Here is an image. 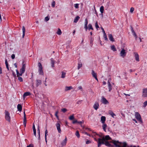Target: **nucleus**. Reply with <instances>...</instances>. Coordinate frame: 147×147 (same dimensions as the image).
Listing matches in <instances>:
<instances>
[{
	"label": "nucleus",
	"instance_id": "42",
	"mask_svg": "<svg viewBox=\"0 0 147 147\" xmlns=\"http://www.w3.org/2000/svg\"><path fill=\"white\" fill-rule=\"evenodd\" d=\"M49 17L48 16H47L45 18V20L46 22L48 21L49 20Z\"/></svg>",
	"mask_w": 147,
	"mask_h": 147
},
{
	"label": "nucleus",
	"instance_id": "30",
	"mask_svg": "<svg viewBox=\"0 0 147 147\" xmlns=\"http://www.w3.org/2000/svg\"><path fill=\"white\" fill-rule=\"evenodd\" d=\"M80 18V17L79 16H76V17L75 18V19L74 20V23H76Z\"/></svg>",
	"mask_w": 147,
	"mask_h": 147
},
{
	"label": "nucleus",
	"instance_id": "52",
	"mask_svg": "<svg viewBox=\"0 0 147 147\" xmlns=\"http://www.w3.org/2000/svg\"><path fill=\"white\" fill-rule=\"evenodd\" d=\"M91 142L89 140H87L86 142V144H88L91 143Z\"/></svg>",
	"mask_w": 147,
	"mask_h": 147
},
{
	"label": "nucleus",
	"instance_id": "1",
	"mask_svg": "<svg viewBox=\"0 0 147 147\" xmlns=\"http://www.w3.org/2000/svg\"><path fill=\"white\" fill-rule=\"evenodd\" d=\"M111 139V138L109 135H106L104 137H102V139L99 138L97 142H98V147H100L102 144H104V142L106 141V140H108Z\"/></svg>",
	"mask_w": 147,
	"mask_h": 147
},
{
	"label": "nucleus",
	"instance_id": "3",
	"mask_svg": "<svg viewBox=\"0 0 147 147\" xmlns=\"http://www.w3.org/2000/svg\"><path fill=\"white\" fill-rule=\"evenodd\" d=\"M38 72L39 74L43 75H44V72L42 70V67L41 63L40 62L38 63Z\"/></svg>",
	"mask_w": 147,
	"mask_h": 147
},
{
	"label": "nucleus",
	"instance_id": "35",
	"mask_svg": "<svg viewBox=\"0 0 147 147\" xmlns=\"http://www.w3.org/2000/svg\"><path fill=\"white\" fill-rule=\"evenodd\" d=\"M103 36H104V37L105 38V40L106 41H108V38H107V35H106L105 32H104V33H103Z\"/></svg>",
	"mask_w": 147,
	"mask_h": 147
},
{
	"label": "nucleus",
	"instance_id": "32",
	"mask_svg": "<svg viewBox=\"0 0 147 147\" xmlns=\"http://www.w3.org/2000/svg\"><path fill=\"white\" fill-rule=\"evenodd\" d=\"M109 113L113 117H114V116H115V115L111 111H109Z\"/></svg>",
	"mask_w": 147,
	"mask_h": 147
},
{
	"label": "nucleus",
	"instance_id": "47",
	"mask_svg": "<svg viewBox=\"0 0 147 147\" xmlns=\"http://www.w3.org/2000/svg\"><path fill=\"white\" fill-rule=\"evenodd\" d=\"M147 105V100L144 102L143 107H145Z\"/></svg>",
	"mask_w": 147,
	"mask_h": 147
},
{
	"label": "nucleus",
	"instance_id": "14",
	"mask_svg": "<svg viewBox=\"0 0 147 147\" xmlns=\"http://www.w3.org/2000/svg\"><path fill=\"white\" fill-rule=\"evenodd\" d=\"M134 53L135 54V57L136 60L138 61H139V58L138 54L136 52Z\"/></svg>",
	"mask_w": 147,
	"mask_h": 147
},
{
	"label": "nucleus",
	"instance_id": "36",
	"mask_svg": "<svg viewBox=\"0 0 147 147\" xmlns=\"http://www.w3.org/2000/svg\"><path fill=\"white\" fill-rule=\"evenodd\" d=\"M104 9V7L103 6H101L100 8V11L101 13H102L103 12Z\"/></svg>",
	"mask_w": 147,
	"mask_h": 147
},
{
	"label": "nucleus",
	"instance_id": "55",
	"mask_svg": "<svg viewBox=\"0 0 147 147\" xmlns=\"http://www.w3.org/2000/svg\"><path fill=\"white\" fill-rule=\"evenodd\" d=\"M11 58L12 59H13L15 58V55L14 54H12L11 55Z\"/></svg>",
	"mask_w": 147,
	"mask_h": 147
},
{
	"label": "nucleus",
	"instance_id": "48",
	"mask_svg": "<svg viewBox=\"0 0 147 147\" xmlns=\"http://www.w3.org/2000/svg\"><path fill=\"white\" fill-rule=\"evenodd\" d=\"M67 109L65 108H63L61 109V111L63 113H65L67 111Z\"/></svg>",
	"mask_w": 147,
	"mask_h": 147
},
{
	"label": "nucleus",
	"instance_id": "39",
	"mask_svg": "<svg viewBox=\"0 0 147 147\" xmlns=\"http://www.w3.org/2000/svg\"><path fill=\"white\" fill-rule=\"evenodd\" d=\"M26 119H24L23 120V124L25 127H26Z\"/></svg>",
	"mask_w": 147,
	"mask_h": 147
},
{
	"label": "nucleus",
	"instance_id": "11",
	"mask_svg": "<svg viewBox=\"0 0 147 147\" xmlns=\"http://www.w3.org/2000/svg\"><path fill=\"white\" fill-rule=\"evenodd\" d=\"M99 107V104L97 102H96L93 105L94 108L96 110Z\"/></svg>",
	"mask_w": 147,
	"mask_h": 147
},
{
	"label": "nucleus",
	"instance_id": "18",
	"mask_svg": "<svg viewBox=\"0 0 147 147\" xmlns=\"http://www.w3.org/2000/svg\"><path fill=\"white\" fill-rule=\"evenodd\" d=\"M106 120V117H105L104 116H102L101 117V123H105V121Z\"/></svg>",
	"mask_w": 147,
	"mask_h": 147
},
{
	"label": "nucleus",
	"instance_id": "62",
	"mask_svg": "<svg viewBox=\"0 0 147 147\" xmlns=\"http://www.w3.org/2000/svg\"><path fill=\"white\" fill-rule=\"evenodd\" d=\"M33 134L34 135L36 136V130L35 131H33Z\"/></svg>",
	"mask_w": 147,
	"mask_h": 147
},
{
	"label": "nucleus",
	"instance_id": "25",
	"mask_svg": "<svg viewBox=\"0 0 147 147\" xmlns=\"http://www.w3.org/2000/svg\"><path fill=\"white\" fill-rule=\"evenodd\" d=\"M111 49L113 51H117V49L114 45H111Z\"/></svg>",
	"mask_w": 147,
	"mask_h": 147
},
{
	"label": "nucleus",
	"instance_id": "45",
	"mask_svg": "<svg viewBox=\"0 0 147 147\" xmlns=\"http://www.w3.org/2000/svg\"><path fill=\"white\" fill-rule=\"evenodd\" d=\"M18 80L19 81H20V82H22L23 81V79L22 77H18Z\"/></svg>",
	"mask_w": 147,
	"mask_h": 147
},
{
	"label": "nucleus",
	"instance_id": "34",
	"mask_svg": "<svg viewBox=\"0 0 147 147\" xmlns=\"http://www.w3.org/2000/svg\"><path fill=\"white\" fill-rule=\"evenodd\" d=\"M57 33L59 35H61V33H62L61 31V30L59 28H58V30L57 31Z\"/></svg>",
	"mask_w": 147,
	"mask_h": 147
},
{
	"label": "nucleus",
	"instance_id": "22",
	"mask_svg": "<svg viewBox=\"0 0 147 147\" xmlns=\"http://www.w3.org/2000/svg\"><path fill=\"white\" fill-rule=\"evenodd\" d=\"M16 72L17 77H20V76H22V74H23V73H22L21 72H20V73L17 69L16 70Z\"/></svg>",
	"mask_w": 147,
	"mask_h": 147
},
{
	"label": "nucleus",
	"instance_id": "17",
	"mask_svg": "<svg viewBox=\"0 0 147 147\" xmlns=\"http://www.w3.org/2000/svg\"><path fill=\"white\" fill-rule=\"evenodd\" d=\"M42 81L41 80H36V86L38 87L41 84Z\"/></svg>",
	"mask_w": 147,
	"mask_h": 147
},
{
	"label": "nucleus",
	"instance_id": "15",
	"mask_svg": "<svg viewBox=\"0 0 147 147\" xmlns=\"http://www.w3.org/2000/svg\"><path fill=\"white\" fill-rule=\"evenodd\" d=\"M31 95V93L30 92H27L24 93L23 95V98L24 99L26 96H29Z\"/></svg>",
	"mask_w": 147,
	"mask_h": 147
},
{
	"label": "nucleus",
	"instance_id": "26",
	"mask_svg": "<svg viewBox=\"0 0 147 147\" xmlns=\"http://www.w3.org/2000/svg\"><path fill=\"white\" fill-rule=\"evenodd\" d=\"M73 88L72 86H66L65 87V90L66 91L70 90Z\"/></svg>",
	"mask_w": 147,
	"mask_h": 147
},
{
	"label": "nucleus",
	"instance_id": "9",
	"mask_svg": "<svg viewBox=\"0 0 147 147\" xmlns=\"http://www.w3.org/2000/svg\"><path fill=\"white\" fill-rule=\"evenodd\" d=\"M142 96L144 97H147V89L144 88L143 89Z\"/></svg>",
	"mask_w": 147,
	"mask_h": 147
},
{
	"label": "nucleus",
	"instance_id": "10",
	"mask_svg": "<svg viewBox=\"0 0 147 147\" xmlns=\"http://www.w3.org/2000/svg\"><path fill=\"white\" fill-rule=\"evenodd\" d=\"M67 141V137L65 136V139L64 140H63L61 143V145L62 146H64L66 145Z\"/></svg>",
	"mask_w": 147,
	"mask_h": 147
},
{
	"label": "nucleus",
	"instance_id": "50",
	"mask_svg": "<svg viewBox=\"0 0 147 147\" xmlns=\"http://www.w3.org/2000/svg\"><path fill=\"white\" fill-rule=\"evenodd\" d=\"M58 113V111H57L55 113V116L56 117L57 119L58 118H59V116L57 115Z\"/></svg>",
	"mask_w": 147,
	"mask_h": 147
},
{
	"label": "nucleus",
	"instance_id": "59",
	"mask_svg": "<svg viewBox=\"0 0 147 147\" xmlns=\"http://www.w3.org/2000/svg\"><path fill=\"white\" fill-rule=\"evenodd\" d=\"M83 122L82 121H78L77 122V123L79 124H81L83 123Z\"/></svg>",
	"mask_w": 147,
	"mask_h": 147
},
{
	"label": "nucleus",
	"instance_id": "12",
	"mask_svg": "<svg viewBox=\"0 0 147 147\" xmlns=\"http://www.w3.org/2000/svg\"><path fill=\"white\" fill-rule=\"evenodd\" d=\"M57 129L59 133H61V130L60 128V125L59 123H57L56 124Z\"/></svg>",
	"mask_w": 147,
	"mask_h": 147
},
{
	"label": "nucleus",
	"instance_id": "24",
	"mask_svg": "<svg viewBox=\"0 0 147 147\" xmlns=\"http://www.w3.org/2000/svg\"><path fill=\"white\" fill-rule=\"evenodd\" d=\"M92 76L94 78H96V77H97L96 73L93 70H92Z\"/></svg>",
	"mask_w": 147,
	"mask_h": 147
},
{
	"label": "nucleus",
	"instance_id": "13",
	"mask_svg": "<svg viewBox=\"0 0 147 147\" xmlns=\"http://www.w3.org/2000/svg\"><path fill=\"white\" fill-rule=\"evenodd\" d=\"M105 143L104 144H105L106 146L109 147H114V146L112 145L109 143L108 141H105Z\"/></svg>",
	"mask_w": 147,
	"mask_h": 147
},
{
	"label": "nucleus",
	"instance_id": "8",
	"mask_svg": "<svg viewBox=\"0 0 147 147\" xmlns=\"http://www.w3.org/2000/svg\"><path fill=\"white\" fill-rule=\"evenodd\" d=\"M101 100L102 103L104 104L107 105L109 103L108 101L103 96L102 97Z\"/></svg>",
	"mask_w": 147,
	"mask_h": 147
},
{
	"label": "nucleus",
	"instance_id": "49",
	"mask_svg": "<svg viewBox=\"0 0 147 147\" xmlns=\"http://www.w3.org/2000/svg\"><path fill=\"white\" fill-rule=\"evenodd\" d=\"M134 10V8L133 7H131L130 9V12L131 13H132Z\"/></svg>",
	"mask_w": 147,
	"mask_h": 147
},
{
	"label": "nucleus",
	"instance_id": "28",
	"mask_svg": "<svg viewBox=\"0 0 147 147\" xmlns=\"http://www.w3.org/2000/svg\"><path fill=\"white\" fill-rule=\"evenodd\" d=\"M51 67H55V61L53 60V59L51 58Z\"/></svg>",
	"mask_w": 147,
	"mask_h": 147
},
{
	"label": "nucleus",
	"instance_id": "6",
	"mask_svg": "<svg viewBox=\"0 0 147 147\" xmlns=\"http://www.w3.org/2000/svg\"><path fill=\"white\" fill-rule=\"evenodd\" d=\"M127 52L126 50L123 49L121 51L120 53V56L123 58H124L126 55Z\"/></svg>",
	"mask_w": 147,
	"mask_h": 147
},
{
	"label": "nucleus",
	"instance_id": "31",
	"mask_svg": "<svg viewBox=\"0 0 147 147\" xmlns=\"http://www.w3.org/2000/svg\"><path fill=\"white\" fill-rule=\"evenodd\" d=\"M82 66V64L81 62H79L78 64V69H79Z\"/></svg>",
	"mask_w": 147,
	"mask_h": 147
},
{
	"label": "nucleus",
	"instance_id": "4",
	"mask_svg": "<svg viewBox=\"0 0 147 147\" xmlns=\"http://www.w3.org/2000/svg\"><path fill=\"white\" fill-rule=\"evenodd\" d=\"M5 119L8 122L11 121V117L10 116L9 113L7 111H5Z\"/></svg>",
	"mask_w": 147,
	"mask_h": 147
},
{
	"label": "nucleus",
	"instance_id": "53",
	"mask_svg": "<svg viewBox=\"0 0 147 147\" xmlns=\"http://www.w3.org/2000/svg\"><path fill=\"white\" fill-rule=\"evenodd\" d=\"M32 128H33V131H35V130H36V128H35V125H34V124H33V125Z\"/></svg>",
	"mask_w": 147,
	"mask_h": 147
},
{
	"label": "nucleus",
	"instance_id": "23",
	"mask_svg": "<svg viewBox=\"0 0 147 147\" xmlns=\"http://www.w3.org/2000/svg\"><path fill=\"white\" fill-rule=\"evenodd\" d=\"M22 107L21 105H20V104H18V105H17V109H18V110L19 111H21L22 110Z\"/></svg>",
	"mask_w": 147,
	"mask_h": 147
},
{
	"label": "nucleus",
	"instance_id": "33",
	"mask_svg": "<svg viewBox=\"0 0 147 147\" xmlns=\"http://www.w3.org/2000/svg\"><path fill=\"white\" fill-rule=\"evenodd\" d=\"M61 73V78H64L65 76L66 73L63 71H62Z\"/></svg>",
	"mask_w": 147,
	"mask_h": 147
},
{
	"label": "nucleus",
	"instance_id": "61",
	"mask_svg": "<svg viewBox=\"0 0 147 147\" xmlns=\"http://www.w3.org/2000/svg\"><path fill=\"white\" fill-rule=\"evenodd\" d=\"M84 28L86 31H87L88 29V28L87 26H84Z\"/></svg>",
	"mask_w": 147,
	"mask_h": 147
},
{
	"label": "nucleus",
	"instance_id": "43",
	"mask_svg": "<svg viewBox=\"0 0 147 147\" xmlns=\"http://www.w3.org/2000/svg\"><path fill=\"white\" fill-rule=\"evenodd\" d=\"M69 119L70 120H72L74 119V115L70 116L69 117Z\"/></svg>",
	"mask_w": 147,
	"mask_h": 147
},
{
	"label": "nucleus",
	"instance_id": "19",
	"mask_svg": "<svg viewBox=\"0 0 147 147\" xmlns=\"http://www.w3.org/2000/svg\"><path fill=\"white\" fill-rule=\"evenodd\" d=\"M48 132L47 129H46L45 131V140L47 144V136L48 135Z\"/></svg>",
	"mask_w": 147,
	"mask_h": 147
},
{
	"label": "nucleus",
	"instance_id": "63",
	"mask_svg": "<svg viewBox=\"0 0 147 147\" xmlns=\"http://www.w3.org/2000/svg\"><path fill=\"white\" fill-rule=\"evenodd\" d=\"M82 87L81 86H80L78 87V90H82Z\"/></svg>",
	"mask_w": 147,
	"mask_h": 147
},
{
	"label": "nucleus",
	"instance_id": "29",
	"mask_svg": "<svg viewBox=\"0 0 147 147\" xmlns=\"http://www.w3.org/2000/svg\"><path fill=\"white\" fill-rule=\"evenodd\" d=\"M88 30H94V29L92 27V26L91 24H89L88 25Z\"/></svg>",
	"mask_w": 147,
	"mask_h": 147
},
{
	"label": "nucleus",
	"instance_id": "20",
	"mask_svg": "<svg viewBox=\"0 0 147 147\" xmlns=\"http://www.w3.org/2000/svg\"><path fill=\"white\" fill-rule=\"evenodd\" d=\"M109 39L111 41L113 42L114 41V39L113 36L111 34H109Z\"/></svg>",
	"mask_w": 147,
	"mask_h": 147
},
{
	"label": "nucleus",
	"instance_id": "37",
	"mask_svg": "<svg viewBox=\"0 0 147 147\" xmlns=\"http://www.w3.org/2000/svg\"><path fill=\"white\" fill-rule=\"evenodd\" d=\"M75 134L78 138L80 137V135L78 131H76Z\"/></svg>",
	"mask_w": 147,
	"mask_h": 147
},
{
	"label": "nucleus",
	"instance_id": "7",
	"mask_svg": "<svg viewBox=\"0 0 147 147\" xmlns=\"http://www.w3.org/2000/svg\"><path fill=\"white\" fill-rule=\"evenodd\" d=\"M135 116L136 119L138 121H140L142 123V122L140 115L138 112H136Z\"/></svg>",
	"mask_w": 147,
	"mask_h": 147
},
{
	"label": "nucleus",
	"instance_id": "46",
	"mask_svg": "<svg viewBox=\"0 0 147 147\" xmlns=\"http://www.w3.org/2000/svg\"><path fill=\"white\" fill-rule=\"evenodd\" d=\"M55 1H53L52 3V4H51V5H52V6L53 7H55Z\"/></svg>",
	"mask_w": 147,
	"mask_h": 147
},
{
	"label": "nucleus",
	"instance_id": "51",
	"mask_svg": "<svg viewBox=\"0 0 147 147\" xmlns=\"http://www.w3.org/2000/svg\"><path fill=\"white\" fill-rule=\"evenodd\" d=\"M94 136H95L96 135H98V136L99 137H101V138H102V136H101V135H99V134H97L95 132H94Z\"/></svg>",
	"mask_w": 147,
	"mask_h": 147
},
{
	"label": "nucleus",
	"instance_id": "41",
	"mask_svg": "<svg viewBox=\"0 0 147 147\" xmlns=\"http://www.w3.org/2000/svg\"><path fill=\"white\" fill-rule=\"evenodd\" d=\"M74 7H75V8H76V9H78L79 8V4H78V3H76V4H74Z\"/></svg>",
	"mask_w": 147,
	"mask_h": 147
},
{
	"label": "nucleus",
	"instance_id": "64",
	"mask_svg": "<svg viewBox=\"0 0 147 147\" xmlns=\"http://www.w3.org/2000/svg\"><path fill=\"white\" fill-rule=\"evenodd\" d=\"M84 134H86L87 135V136H90V135L89 134H88L87 132H84Z\"/></svg>",
	"mask_w": 147,
	"mask_h": 147
},
{
	"label": "nucleus",
	"instance_id": "58",
	"mask_svg": "<svg viewBox=\"0 0 147 147\" xmlns=\"http://www.w3.org/2000/svg\"><path fill=\"white\" fill-rule=\"evenodd\" d=\"M130 27H131V32H134V30L133 28H132V26H131Z\"/></svg>",
	"mask_w": 147,
	"mask_h": 147
},
{
	"label": "nucleus",
	"instance_id": "60",
	"mask_svg": "<svg viewBox=\"0 0 147 147\" xmlns=\"http://www.w3.org/2000/svg\"><path fill=\"white\" fill-rule=\"evenodd\" d=\"M12 75L14 77H16V73L15 72H14L13 71V72H12Z\"/></svg>",
	"mask_w": 147,
	"mask_h": 147
},
{
	"label": "nucleus",
	"instance_id": "54",
	"mask_svg": "<svg viewBox=\"0 0 147 147\" xmlns=\"http://www.w3.org/2000/svg\"><path fill=\"white\" fill-rule=\"evenodd\" d=\"M27 147H34V145L32 144H30L27 146Z\"/></svg>",
	"mask_w": 147,
	"mask_h": 147
},
{
	"label": "nucleus",
	"instance_id": "44",
	"mask_svg": "<svg viewBox=\"0 0 147 147\" xmlns=\"http://www.w3.org/2000/svg\"><path fill=\"white\" fill-rule=\"evenodd\" d=\"M132 33H133V35L134 36V37H135L136 39V38H137V36L135 32L134 31V32H132Z\"/></svg>",
	"mask_w": 147,
	"mask_h": 147
},
{
	"label": "nucleus",
	"instance_id": "5",
	"mask_svg": "<svg viewBox=\"0 0 147 147\" xmlns=\"http://www.w3.org/2000/svg\"><path fill=\"white\" fill-rule=\"evenodd\" d=\"M26 67V64L24 63V61H23L22 63V66L20 69V72L24 74L25 71Z\"/></svg>",
	"mask_w": 147,
	"mask_h": 147
},
{
	"label": "nucleus",
	"instance_id": "57",
	"mask_svg": "<svg viewBox=\"0 0 147 147\" xmlns=\"http://www.w3.org/2000/svg\"><path fill=\"white\" fill-rule=\"evenodd\" d=\"M78 122V121H77V120H75L73 121L72 123L73 124H75L76 123H77Z\"/></svg>",
	"mask_w": 147,
	"mask_h": 147
},
{
	"label": "nucleus",
	"instance_id": "16",
	"mask_svg": "<svg viewBox=\"0 0 147 147\" xmlns=\"http://www.w3.org/2000/svg\"><path fill=\"white\" fill-rule=\"evenodd\" d=\"M108 87L109 88V91L111 92V90L112 89V86L109 81H108Z\"/></svg>",
	"mask_w": 147,
	"mask_h": 147
},
{
	"label": "nucleus",
	"instance_id": "21",
	"mask_svg": "<svg viewBox=\"0 0 147 147\" xmlns=\"http://www.w3.org/2000/svg\"><path fill=\"white\" fill-rule=\"evenodd\" d=\"M107 125L105 123H104L103 124V125L102 126V128L104 130V131L105 132L106 131V129H107Z\"/></svg>",
	"mask_w": 147,
	"mask_h": 147
},
{
	"label": "nucleus",
	"instance_id": "27",
	"mask_svg": "<svg viewBox=\"0 0 147 147\" xmlns=\"http://www.w3.org/2000/svg\"><path fill=\"white\" fill-rule=\"evenodd\" d=\"M22 37L24 38V36L25 35V28L24 26H22Z\"/></svg>",
	"mask_w": 147,
	"mask_h": 147
},
{
	"label": "nucleus",
	"instance_id": "56",
	"mask_svg": "<svg viewBox=\"0 0 147 147\" xmlns=\"http://www.w3.org/2000/svg\"><path fill=\"white\" fill-rule=\"evenodd\" d=\"M5 64L6 66L7 65H8V63L7 62V60L6 59H5Z\"/></svg>",
	"mask_w": 147,
	"mask_h": 147
},
{
	"label": "nucleus",
	"instance_id": "40",
	"mask_svg": "<svg viewBox=\"0 0 147 147\" xmlns=\"http://www.w3.org/2000/svg\"><path fill=\"white\" fill-rule=\"evenodd\" d=\"M95 26L96 28L98 30V28H99V26H98V22H97L96 21L95 23Z\"/></svg>",
	"mask_w": 147,
	"mask_h": 147
},
{
	"label": "nucleus",
	"instance_id": "38",
	"mask_svg": "<svg viewBox=\"0 0 147 147\" xmlns=\"http://www.w3.org/2000/svg\"><path fill=\"white\" fill-rule=\"evenodd\" d=\"M88 24V21L87 18H86L85 20L84 26H87Z\"/></svg>",
	"mask_w": 147,
	"mask_h": 147
},
{
	"label": "nucleus",
	"instance_id": "2",
	"mask_svg": "<svg viewBox=\"0 0 147 147\" xmlns=\"http://www.w3.org/2000/svg\"><path fill=\"white\" fill-rule=\"evenodd\" d=\"M111 142L115 146V147H127V144L125 142L123 143V145L122 147L120 146V145L118 144L120 143L119 141L112 140Z\"/></svg>",
	"mask_w": 147,
	"mask_h": 147
}]
</instances>
